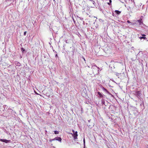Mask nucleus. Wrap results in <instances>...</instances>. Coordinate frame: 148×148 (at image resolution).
<instances>
[{
	"instance_id": "nucleus-20",
	"label": "nucleus",
	"mask_w": 148,
	"mask_h": 148,
	"mask_svg": "<svg viewBox=\"0 0 148 148\" xmlns=\"http://www.w3.org/2000/svg\"><path fill=\"white\" fill-rule=\"evenodd\" d=\"M127 22L128 23H130V21H129V20H127Z\"/></svg>"
},
{
	"instance_id": "nucleus-12",
	"label": "nucleus",
	"mask_w": 148,
	"mask_h": 148,
	"mask_svg": "<svg viewBox=\"0 0 148 148\" xmlns=\"http://www.w3.org/2000/svg\"><path fill=\"white\" fill-rule=\"evenodd\" d=\"M54 133L55 134H58L59 133V132L57 131H54Z\"/></svg>"
},
{
	"instance_id": "nucleus-14",
	"label": "nucleus",
	"mask_w": 148,
	"mask_h": 148,
	"mask_svg": "<svg viewBox=\"0 0 148 148\" xmlns=\"http://www.w3.org/2000/svg\"><path fill=\"white\" fill-rule=\"evenodd\" d=\"M21 50L22 52H24L25 51V49L23 47L21 48Z\"/></svg>"
},
{
	"instance_id": "nucleus-18",
	"label": "nucleus",
	"mask_w": 148,
	"mask_h": 148,
	"mask_svg": "<svg viewBox=\"0 0 148 148\" xmlns=\"http://www.w3.org/2000/svg\"><path fill=\"white\" fill-rule=\"evenodd\" d=\"M4 131L5 133H6L7 134H8V132L6 131V130L5 129L4 130Z\"/></svg>"
},
{
	"instance_id": "nucleus-22",
	"label": "nucleus",
	"mask_w": 148,
	"mask_h": 148,
	"mask_svg": "<svg viewBox=\"0 0 148 148\" xmlns=\"http://www.w3.org/2000/svg\"><path fill=\"white\" fill-rule=\"evenodd\" d=\"M55 57H58V55H57V54L56 55Z\"/></svg>"
},
{
	"instance_id": "nucleus-16",
	"label": "nucleus",
	"mask_w": 148,
	"mask_h": 148,
	"mask_svg": "<svg viewBox=\"0 0 148 148\" xmlns=\"http://www.w3.org/2000/svg\"><path fill=\"white\" fill-rule=\"evenodd\" d=\"M132 108L134 111H136V108L135 107H132Z\"/></svg>"
},
{
	"instance_id": "nucleus-10",
	"label": "nucleus",
	"mask_w": 148,
	"mask_h": 148,
	"mask_svg": "<svg viewBox=\"0 0 148 148\" xmlns=\"http://www.w3.org/2000/svg\"><path fill=\"white\" fill-rule=\"evenodd\" d=\"M115 12L117 14H119L121 13V12L120 11H118V10H116L115 11Z\"/></svg>"
},
{
	"instance_id": "nucleus-30",
	"label": "nucleus",
	"mask_w": 148,
	"mask_h": 148,
	"mask_svg": "<svg viewBox=\"0 0 148 148\" xmlns=\"http://www.w3.org/2000/svg\"><path fill=\"white\" fill-rule=\"evenodd\" d=\"M53 0V1H55V0Z\"/></svg>"
},
{
	"instance_id": "nucleus-17",
	"label": "nucleus",
	"mask_w": 148,
	"mask_h": 148,
	"mask_svg": "<svg viewBox=\"0 0 148 148\" xmlns=\"http://www.w3.org/2000/svg\"><path fill=\"white\" fill-rule=\"evenodd\" d=\"M90 1H91V2H92V3L93 4H94L95 3V2L94 1H93V0H90Z\"/></svg>"
},
{
	"instance_id": "nucleus-6",
	"label": "nucleus",
	"mask_w": 148,
	"mask_h": 148,
	"mask_svg": "<svg viewBox=\"0 0 148 148\" xmlns=\"http://www.w3.org/2000/svg\"><path fill=\"white\" fill-rule=\"evenodd\" d=\"M142 36H140L139 37V38L141 39H146V37H145L146 35L145 34H142Z\"/></svg>"
},
{
	"instance_id": "nucleus-27",
	"label": "nucleus",
	"mask_w": 148,
	"mask_h": 148,
	"mask_svg": "<svg viewBox=\"0 0 148 148\" xmlns=\"http://www.w3.org/2000/svg\"><path fill=\"white\" fill-rule=\"evenodd\" d=\"M110 106H109V108H110Z\"/></svg>"
},
{
	"instance_id": "nucleus-29",
	"label": "nucleus",
	"mask_w": 148,
	"mask_h": 148,
	"mask_svg": "<svg viewBox=\"0 0 148 148\" xmlns=\"http://www.w3.org/2000/svg\"><path fill=\"white\" fill-rule=\"evenodd\" d=\"M84 147V148H86L85 147Z\"/></svg>"
},
{
	"instance_id": "nucleus-8",
	"label": "nucleus",
	"mask_w": 148,
	"mask_h": 148,
	"mask_svg": "<svg viewBox=\"0 0 148 148\" xmlns=\"http://www.w3.org/2000/svg\"><path fill=\"white\" fill-rule=\"evenodd\" d=\"M98 94L99 95V97H101V98H103V95L101 94V93L99 92H97Z\"/></svg>"
},
{
	"instance_id": "nucleus-5",
	"label": "nucleus",
	"mask_w": 148,
	"mask_h": 148,
	"mask_svg": "<svg viewBox=\"0 0 148 148\" xmlns=\"http://www.w3.org/2000/svg\"><path fill=\"white\" fill-rule=\"evenodd\" d=\"M54 140H57L61 142L62 139L60 137H56L54 138V139H52L51 140V141H53Z\"/></svg>"
},
{
	"instance_id": "nucleus-28",
	"label": "nucleus",
	"mask_w": 148,
	"mask_h": 148,
	"mask_svg": "<svg viewBox=\"0 0 148 148\" xmlns=\"http://www.w3.org/2000/svg\"><path fill=\"white\" fill-rule=\"evenodd\" d=\"M107 104H109V103H107Z\"/></svg>"
},
{
	"instance_id": "nucleus-11",
	"label": "nucleus",
	"mask_w": 148,
	"mask_h": 148,
	"mask_svg": "<svg viewBox=\"0 0 148 148\" xmlns=\"http://www.w3.org/2000/svg\"><path fill=\"white\" fill-rule=\"evenodd\" d=\"M101 103H102V104H103L105 105L106 106V105L105 104V101L104 99H102Z\"/></svg>"
},
{
	"instance_id": "nucleus-19",
	"label": "nucleus",
	"mask_w": 148,
	"mask_h": 148,
	"mask_svg": "<svg viewBox=\"0 0 148 148\" xmlns=\"http://www.w3.org/2000/svg\"><path fill=\"white\" fill-rule=\"evenodd\" d=\"M26 33H27V32L26 31L24 33V36L26 35Z\"/></svg>"
},
{
	"instance_id": "nucleus-26",
	"label": "nucleus",
	"mask_w": 148,
	"mask_h": 148,
	"mask_svg": "<svg viewBox=\"0 0 148 148\" xmlns=\"http://www.w3.org/2000/svg\"><path fill=\"white\" fill-rule=\"evenodd\" d=\"M4 106H5L4 105L3 106V107H4V108H5Z\"/></svg>"
},
{
	"instance_id": "nucleus-24",
	"label": "nucleus",
	"mask_w": 148,
	"mask_h": 148,
	"mask_svg": "<svg viewBox=\"0 0 148 148\" xmlns=\"http://www.w3.org/2000/svg\"><path fill=\"white\" fill-rule=\"evenodd\" d=\"M109 1H110V2L111 3V2H112V1H111V0H109Z\"/></svg>"
},
{
	"instance_id": "nucleus-9",
	"label": "nucleus",
	"mask_w": 148,
	"mask_h": 148,
	"mask_svg": "<svg viewBox=\"0 0 148 148\" xmlns=\"http://www.w3.org/2000/svg\"><path fill=\"white\" fill-rule=\"evenodd\" d=\"M137 21L139 23V25H140L141 24L143 23L141 19L138 20Z\"/></svg>"
},
{
	"instance_id": "nucleus-7",
	"label": "nucleus",
	"mask_w": 148,
	"mask_h": 148,
	"mask_svg": "<svg viewBox=\"0 0 148 148\" xmlns=\"http://www.w3.org/2000/svg\"><path fill=\"white\" fill-rule=\"evenodd\" d=\"M102 90L106 92L107 93H109V92L107 90L106 88H104L102 87Z\"/></svg>"
},
{
	"instance_id": "nucleus-2",
	"label": "nucleus",
	"mask_w": 148,
	"mask_h": 148,
	"mask_svg": "<svg viewBox=\"0 0 148 148\" xmlns=\"http://www.w3.org/2000/svg\"><path fill=\"white\" fill-rule=\"evenodd\" d=\"M72 131L73 132V134L71 133V134L73 136L74 139L75 140L77 139L78 136L77 132V131L75 132L73 130H72Z\"/></svg>"
},
{
	"instance_id": "nucleus-23",
	"label": "nucleus",
	"mask_w": 148,
	"mask_h": 148,
	"mask_svg": "<svg viewBox=\"0 0 148 148\" xmlns=\"http://www.w3.org/2000/svg\"><path fill=\"white\" fill-rule=\"evenodd\" d=\"M82 58L84 60V61H85V58L84 57H82Z\"/></svg>"
},
{
	"instance_id": "nucleus-13",
	"label": "nucleus",
	"mask_w": 148,
	"mask_h": 148,
	"mask_svg": "<svg viewBox=\"0 0 148 148\" xmlns=\"http://www.w3.org/2000/svg\"><path fill=\"white\" fill-rule=\"evenodd\" d=\"M83 142H84V147H85V141L84 138V140H83Z\"/></svg>"
},
{
	"instance_id": "nucleus-1",
	"label": "nucleus",
	"mask_w": 148,
	"mask_h": 148,
	"mask_svg": "<svg viewBox=\"0 0 148 148\" xmlns=\"http://www.w3.org/2000/svg\"><path fill=\"white\" fill-rule=\"evenodd\" d=\"M127 9L128 10L130 11L131 13H133L136 12L138 9H137L135 5V2L134 1H131V3Z\"/></svg>"
},
{
	"instance_id": "nucleus-25",
	"label": "nucleus",
	"mask_w": 148,
	"mask_h": 148,
	"mask_svg": "<svg viewBox=\"0 0 148 148\" xmlns=\"http://www.w3.org/2000/svg\"><path fill=\"white\" fill-rule=\"evenodd\" d=\"M110 3H108V4L109 5H110Z\"/></svg>"
},
{
	"instance_id": "nucleus-4",
	"label": "nucleus",
	"mask_w": 148,
	"mask_h": 148,
	"mask_svg": "<svg viewBox=\"0 0 148 148\" xmlns=\"http://www.w3.org/2000/svg\"><path fill=\"white\" fill-rule=\"evenodd\" d=\"M0 141L8 143L11 142V140H8L5 139H0Z\"/></svg>"
},
{
	"instance_id": "nucleus-21",
	"label": "nucleus",
	"mask_w": 148,
	"mask_h": 148,
	"mask_svg": "<svg viewBox=\"0 0 148 148\" xmlns=\"http://www.w3.org/2000/svg\"><path fill=\"white\" fill-rule=\"evenodd\" d=\"M20 64V63H19L18 62L17 63V65L18 66H20V65H19Z\"/></svg>"
},
{
	"instance_id": "nucleus-3",
	"label": "nucleus",
	"mask_w": 148,
	"mask_h": 148,
	"mask_svg": "<svg viewBox=\"0 0 148 148\" xmlns=\"http://www.w3.org/2000/svg\"><path fill=\"white\" fill-rule=\"evenodd\" d=\"M141 94V92L140 91L136 92L134 93V95L136 96L138 98L140 97Z\"/></svg>"
},
{
	"instance_id": "nucleus-15",
	"label": "nucleus",
	"mask_w": 148,
	"mask_h": 148,
	"mask_svg": "<svg viewBox=\"0 0 148 148\" xmlns=\"http://www.w3.org/2000/svg\"><path fill=\"white\" fill-rule=\"evenodd\" d=\"M97 67V68L98 69L99 68V67H97V66H96V65H94L93 66H92V68H94Z\"/></svg>"
}]
</instances>
